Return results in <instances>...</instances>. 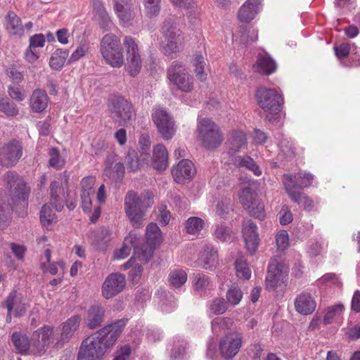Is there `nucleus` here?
<instances>
[{"label":"nucleus","instance_id":"1","mask_svg":"<svg viewBox=\"0 0 360 360\" xmlns=\"http://www.w3.org/2000/svg\"><path fill=\"white\" fill-rule=\"evenodd\" d=\"M125 326L126 321L119 320L86 338L82 343L77 360H101L114 345Z\"/></svg>","mask_w":360,"mask_h":360},{"label":"nucleus","instance_id":"2","mask_svg":"<svg viewBox=\"0 0 360 360\" xmlns=\"http://www.w3.org/2000/svg\"><path fill=\"white\" fill-rule=\"evenodd\" d=\"M4 180L11 202L6 204L0 198V229H4L8 225L9 214L13 206L25 202L30 191L23 178L13 171L6 172Z\"/></svg>","mask_w":360,"mask_h":360},{"label":"nucleus","instance_id":"3","mask_svg":"<svg viewBox=\"0 0 360 360\" xmlns=\"http://www.w3.org/2000/svg\"><path fill=\"white\" fill-rule=\"evenodd\" d=\"M154 204V193L146 190L141 194L129 191L124 198V210L133 227H143L147 210Z\"/></svg>","mask_w":360,"mask_h":360},{"label":"nucleus","instance_id":"4","mask_svg":"<svg viewBox=\"0 0 360 360\" xmlns=\"http://www.w3.org/2000/svg\"><path fill=\"white\" fill-rule=\"evenodd\" d=\"M100 53L105 63L112 68H120L124 63L120 39L115 34H105L100 41Z\"/></svg>","mask_w":360,"mask_h":360},{"label":"nucleus","instance_id":"5","mask_svg":"<svg viewBox=\"0 0 360 360\" xmlns=\"http://www.w3.org/2000/svg\"><path fill=\"white\" fill-rule=\"evenodd\" d=\"M107 110L112 121L120 126L127 125L134 119L132 104L120 95H112L108 98Z\"/></svg>","mask_w":360,"mask_h":360},{"label":"nucleus","instance_id":"6","mask_svg":"<svg viewBox=\"0 0 360 360\" xmlns=\"http://www.w3.org/2000/svg\"><path fill=\"white\" fill-rule=\"evenodd\" d=\"M161 31L165 39V44L162 46L164 54L174 58L181 51L184 39L181 32L177 27L176 19L174 17L167 18Z\"/></svg>","mask_w":360,"mask_h":360},{"label":"nucleus","instance_id":"7","mask_svg":"<svg viewBox=\"0 0 360 360\" xmlns=\"http://www.w3.org/2000/svg\"><path fill=\"white\" fill-rule=\"evenodd\" d=\"M197 131L202 146L207 150L218 148L223 141V135L219 127L209 118L198 121Z\"/></svg>","mask_w":360,"mask_h":360},{"label":"nucleus","instance_id":"8","mask_svg":"<svg viewBox=\"0 0 360 360\" xmlns=\"http://www.w3.org/2000/svg\"><path fill=\"white\" fill-rule=\"evenodd\" d=\"M256 98L259 107L271 115L278 114L283 108V98L275 89L259 87L256 91Z\"/></svg>","mask_w":360,"mask_h":360},{"label":"nucleus","instance_id":"9","mask_svg":"<svg viewBox=\"0 0 360 360\" xmlns=\"http://www.w3.org/2000/svg\"><path fill=\"white\" fill-rule=\"evenodd\" d=\"M167 75L170 82L180 91L188 93L193 90V78L181 63L173 61L167 70Z\"/></svg>","mask_w":360,"mask_h":360},{"label":"nucleus","instance_id":"10","mask_svg":"<svg viewBox=\"0 0 360 360\" xmlns=\"http://www.w3.org/2000/svg\"><path fill=\"white\" fill-rule=\"evenodd\" d=\"M240 202L249 214L260 220L265 217L264 205L255 191L250 186L243 188L239 194Z\"/></svg>","mask_w":360,"mask_h":360},{"label":"nucleus","instance_id":"11","mask_svg":"<svg viewBox=\"0 0 360 360\" xmlns=\"http://www.w3.org/2000/svg\"><path fill=\"white\" fill-rule=\"evenodd\" d=\"M152 120L158 132L165 140L172 139L176 132L174 121L163 108L155 107L153 110Z\"/></svg>","mask_w":360,"mask_h":360},{"label":"nucleus","instance_id":"12","mask_svg":"<svg viewBox=\"0 0 360 360\" xmlns=\"http://www.w3.org/2000/svg\"><path fill=\"white\" fill-rule=\"evenodd\" d=\"M146 244L141 248H135V254L139 255L141 261L148 262L153 255L155 246L160 243L161 231L155 223L146 227Z\"/></svg>","mask_w":360,"mask_h":360},{"label":"nucleus","instance_id":"13","mask_svg":"<svg viewBox=\"0 0 360 360\" xmlns=\"http://www.w3.org/2000/svg\"><path fill=\"white\" fill-rule=\"evenodd\" d=\"M123 44L127 54V71L134 77L139 75L142 68V59L139 46L131 36H126L124 38Z\"/></svg>","mask_w":360,"mask_h":360},{"label":"nucleus","instance_id":"14","mask_svg":"<svg viewBox=\"0 0 360 360\" xmlns=\"http://www.w3.org/2000/svg\"><path fill=\"white\" fill-rule=\"evenodd\" d=\"M288 274V267L281 262L279 257L271 258L268 265L266 277V287L268 290H274L280 281L284 282Z\"/></svg>","mask_w":360,"mask_h":360},{"label":"nucleus","instance_id":"15","mask_svg":"<svg viewBox=\"0 0 360 360\" xmlns=\"http://www.w3.org/2000/svg\"><path fill=\"white\" fill-rule=\"evenodd\" d=\"M22 155V146L15 139L5 143L0 148V166L13 167L15 165Z\"/></svg>","mask_w":360,"mask_h":360},{"label":"nucleus","instance_id":"16","mask_svg":"<svg viewBox=\"0 0 360 360\" xmlns=\"http://www.w3.org/2000/svg\"><path fill=\"white\" fill-rule=\"evenodd\" d=\"M242 335L238 333H230L219 341V349L221 356L226 359H232L242 346Z\"/></svg>","mask_w":360,"mask_h":360},{"label":"nucleus","instance_id":"17","mask_svg":"<svg viewBox=\"0 0 360 360\" xmlns=\"http://www.w3.org/2000/svg\"><path fill=\"white\" fill-rule=\"evenodd\" d=\"M53 334V328L49 326L34 331L31 338V354L41 356L45 353Z\"/></svg>","mask_w":360,"mask_h":360},{"label":"nucleus","instance_id":"18","mask_svg":"<svg viewBox=\"0 0 360 360\" xmlns=\"http://www.w3.org/2000/svg\"><path fill=\"white\" fill-rule=\"evenodd\" d=\"M126 285L125 276L120 273L108 275L102 285V295L105 299H110L120 293Z\"/></svg>","mask_w":360,"mask_h":360},{"label":"nucleus","instance_id":"19","mask_svg":"<svg viewBox=\"0 0 360 360\" xmlns=\"http://www.w3.org/2000/svg\"><path fill=\"white\" fill-rule=\"evenodd\" d=\"M242 233L246 250L253 255L257 250L260 240L257 225L251 219L243 220Z\"/></svg>","mask_w":360,"mask_h":360},{"label":"nucleus","instance_id":"20","mask_svg":"<svg viewBox=\"0 0 360 360\" xmlns=\"http://www.w3.org/2000/svg\"><path fill=\"white\" fill-rule=\"evenodd\" d=\"M196 173L193 163L188 160L184 159L174 166L172 174L174 181L178 184H185L193 179Z\"/></svg>","mask_w":360,"mask_h":360},{"label":"nucleus","instance_id":"21","mask_svg":"<svg viewBox=\"0 0 360 360\" xmlns=\"http://www.w3.org/2000/svg\"><path fill=\"white\" fill-rule=\"evenodd\" d=\"M5 306L9 313H13L15 316H21L30 307V303L27 298L18 295L13 290L7 297Z\"/></svg>","mask_w":360,"mask_h":360},{"label":"nucleus","instance_id":"22","mask_svg":"<svg viewBox=\"0 0 360 360\" xmlns=\"http://www.w3.org/2000/svg\"><path fill=\"white\" fill-rule=\"evenodd\" d=\"M69 176L66 172H64L60 176L59 181L51 182V202L58 212H60L63 208V204L60 198V194L64 193L63 186H68Z\"/></svg>","mask_w":360,"mask_h":360},{"label":"nucleus","instance_id":"23","mask_svg":"<svg viewBox=\"0 0 360 360\" xmlns=\"http://www.w3.org/2000/svg\"><path fill=\"white\" fill-rule=\"evenodd\" d=\"M191 279L194 292L200 296L206 295L214 288L213 281L202 273L193 274Z\"/></svg>","mask_w":360,"mask_h":360},{"label":"nucleus","instance_id":"24","mask_svg":"<svg viewBox=\"0 0 360 360\" xmlns=\"http://www.w3.org/2000/svg\"><path fill=\"white\" fill-rule=\"evenodd\" d=\"M229 154H234L245 149L248 146L247 136L240 130H235L231 132L226 142Z\"/></svg>","mask_w":360,"mask_h":360},{"label":"nucleus","instance_id":"25","mask_svg":"<svg viewBox=\"0 0 360 360\" xmlns=\"http://www.w3.org/2000/svg\"><path fill=\"white\" fill-rule=\"evenodd\" d=\"M316 307V301L309 293H302L295 300V308L299 314H311L315 310Z\"/></svg>","mask_w":360,"mask_h":360},{"label":"nucleus","instance_id":"26","mask_svg":"<svg viewBox=\"0 0 360 360\" xmlns=\"http://www.w3.org/2000/svg\"><path fill=\"white\" fill-rule=\"evenodd\" d=\"M262 0H247L240 8L238 18L242 22H250L253 20L259 11Z\"/></svg>","mask_w":360,"mask_h":360},{"label":"nucleus","instance_id":"27","mask_svg":"<svg viewBox=\"0 0 360 360\" xmlns=\"http://www.w3.org/2000/svg\"><path fill=\"white\" fill-rule=\"evenodd\" d=\"M153 168L159 172L166 169L168 166V153L165 146L158 144L154 146L152 159Z\"/></svg>","mask_w":360,"mask_h":360},{"label":"nucleus","instance_id":"28","mask_svg":"<svg viewBox=\"0 0 360 360\" xmlns=\"http://www.w3.org/2000/svg\"><path fill=\"white\" fill-rule=\"evenodd\" d=\"M137 237L134 233H129L125 237L122 246L114 253V258L117 259H124L128 257L131 252V248H134V255L140 260L139 255L135 254V248H139L137 245Z\"/></svg>","mask_w":360,"mask_h":360},{"label":"nucleus","instance_id":"29","mask_svg":"<svg viewBox=\"0 0 360 360\" xmlns=\"http://www.w3.org/2000/svg\"><path fill=\"white\" fill-rule=\"evenodd\" d=\"M6 29L12 36L22 37L24 36V27L21 19L13 11L7 13Z\"/></svg>","mask_w":360,"mask_h":360},{"label":"nucleus","instance_id":"30","mask_svg":"<svg viewBox=\"0 0 360 360\" xmlns=\"http://www.w3.org/2000/svg\"><path fill=\"white\" fill-rule=\"evenodd\" d=\"M48 103L49 98L45 91L37 89L32 92L30 99V104L33 112H43L48 106Z\"/></svg>","mask_w":360,"mask_h":360},{"label":"nucleus","instance_id":"31","mask_svg":"<svg viewBox=\"0 0 360 360\" xmlns=\"http://www.w3.org/2000/svg\"><path fill=\"white\" fill-rule=\"evenodd\" d=\"M200 260L203 269H212L218 261L217 250L212 245H205L200 254Z\"/></svg>","mask_w":360,"mask_h":360},{"label":"nucleus","instance_id":"32","mask_svg":"<svg viewBox=\"0 0 360 360\" xmlns=\"http://www.w3.org/2000/svg\"><path fill=\"white\" fill-rule=\"evenodd\" d=\"M254 69L255 72L259 74L269 75L276 71V64L270 56L259 55L254 65Z\"/></svg>","mask_w":360,"mask_h":360},{"label":"nucleus","instance_id":"33","mask_svg":"<svg viewBox=\"0 0 360 360\" xmlns=\"http://www.w3.org/2000/svg\"><path fill=\"white\" fill-rule=\"evenodd\" d=\"M105 310L100 304L91 306L87 311V326L89 328L94 329L99 326L103 321Z\"/></svg>","mask_w":360,"mask_h":360},{"label":"nucleus","instance_id":"34","mask_svg":"<svg viewBox=\"0 0 360 360\" xmlns=\"http://www.w3.org/2000/svg\"><path fill=\"white\" fill-rule=\"evenodd\" d=\"M81 318L79 315L70 317L63 325L60 334L61 342L67 341L71 338L77 330Z\"/></svg>","mask_w":360,"mask_h":360},{"label":"nucleus","instance_id":"35","mask_svg":"<svg viewBox=\"0 0 360 360\" xmlns=\"http://www.w3.org/2000/svg\"><path fill=\"white\" fill-rule=\"evenodd\" d=\"M232 162L238 167H245L252 171L255 175L259 176L262 175V170L256 164L254 160L248 155L236 156L231 160Z\"/></svg>","mask_w":360,"mask_h":360},{"label":"nucleus","instance_id":"36","mask_svg":"<svg viewBox=\"0 0 360 360\" xmlns=\"http://www.w3.org/2000/svg\"><path fill=\"white\" fill-rule=\"evenodd\" d=\"M12 341L19 353L25 354L29 352L31 354V340L30 341L25 335L17 332L13 333Z\"/></svg>","mask_w":360,"mask_h":360},{"label":"nucleus","instance_id":"37","mask_svg":"<svg viewBox=\"0 0 360 360\" xmlns=\"http://www.w3.org/2000/svg\"><path fill=\"white\" fill-rule=\"evenodd\" d=\"M233 325V321L227 317H217L212 321V330L216 335L225 333Z\"/></svg>","mask_w":360,"mask_h":360},{"label":"nucleus","instance_id":"38","mask_svg":"<svg viewBox=\"0 0 360 360\" xmlns=\"http://www.w3.org/2000/svg\"><path fill=\"white\" fill-rule=\"evenodd\" d=\"M187 274L182 269H174L170 271L168 276L169 285L175 289L180 288L187 281Z\"/></svg>","mask_w":360,"mask_h":360},{"label":"nucleus","instance_id":"39","mask_svg":"<svg viewBox=\"0 0 360 360\" xmlns=\"http://www.w3.org/2000/svg\"><path fill=\"white\" fill-rule=\"evenodd\" d=\"M94 11H96L100 26L105 30H110L112 26V22L104 6L101 4H98L95 6Z\"/></svg>","mask_w":360,"mask_h":360},{"label":"nucleus","instance_id":"40","mask_svg":"<svg viewBox=\"0 0 360 360\" xmlns=\"http://www.w3.org/2000/svg\"><path fill=\"white\" fill-rule=\"evenodd\" d=\"M292 185L288 184L289 198L291 199V200L302 205L304 210H310L313 207L312 200L302 192H298L297 193H292Z\"/></svg>","mask_w":360,"mask_h":360},{"label":"nucleus","instance_id":"41","mask_svg":"<svg viewBox=\"0 0 360 360\" xmlns=\"http://www.w3.org/2000/svg\"><path fill=\"white\" fill-rule=\"evenodd\" d=\"M68 56V52L66 50L57 49L51 55L49 65L50 67L56 70H60Z\"/></svg>","mask_w":360,"mask_h":360},{"label":"nucleus","instance_id":"42","mask_svg":"<svg viewBox=\"0 0 360 360\" xmlns=\"http://www.w3.org/2000/svg\"><path fill=\"white\" fill-rule=\"evenodd\" d=\"M344 309L345 307L341 303L328 307L323 319V324L328 325L332 323L335 319L338 318L342 314Z\"/></svg>","mask_w":360,"mask_h":360},{"label":"nucleus","instance_id":"43","mask_svg":"<svg viewBox=\"0 0 360 360\" xmlns=\"http://www.w3.org/2000/svg\"><path fill=\"white\" fill-rule=\"evenodd\" d=\"M194 72L196 77L200 81H205L207 79V73L204 71L206 65L204 57L201 54H195L193 60Z\"/></svg>","mask_w":360,"mask_h":360},{"label":"nucleus","instance_id":"44","mask_svg":"<svg viewBox=\"0 0 360 360\" xmlns=\"http://www.w3.org/2000/svg\"><path fill=\"white\" fill-rule=\"evenodd\" d=\"M298 172L296 174H286L283 176V184L284 185L285 190L288 195H289V191L288 189V184L292 185V188H291V192L293 193H297L298 192H301L300 191V179L297 178Z\"/></svg>","mask_w":360,"mask_h":360},{"label":"nucleus","instance_id":"45","mask_svg":"<svg viewBox=\"0 0 360 360\" xmlns=\"http://www.w3.org/2000/svg\"><path fill=\"white\" fill-rule=\"evenodd\" d=\"M235 269L236 271V276L239 278L248 280L250 278V269L248 265V263L243 257H240L236 260Z\"/></svg>","mask_w":360,"mask_h":360},{"label":"nucleus","instance_id":"46","mask_svg":"<svg viewBox=\"0 0 360 360\" xmlns=\"http://www.w3.org/2000/svg\"><path fill=\"white\" fill-rule=\"evenodd\" d=\"M40 221L41 224L47 228L56 222V214L50 206L45 205L42 207L40 212Z\"/></svg>","mask_w":360,"mask_h":360},{"label":"nucleus","instance_id":"47","mask_svg":"<svg viewBox=\"0 0 360 360\" xmlns=\"http://www.w3.org/2000/svg\"><path fill=\"white\" fill-rule=\"evenodd\" d=\"M214 234L215 238L221 242H231L234 238L231 229L224 225L216 226Z\"/></svg>","mask_w":360,"mask_h":360},{"label":"nucleus","instance_id":"48","mask_svg":"<svg viewBox=\"0 0 360 360\" xmlns=\"http://www.w3.org/2000/svg\"><path fill=\"white\" fill-rule=\"evenodd\" d=\"M146 15L150 18L157 17L160 12L161 0H143Z\"/></svg>","mask_w":360,"mask_h":360},{"label":"nucleus","instance_id":"49","mask_svg":"<svg viewBox=\"0 0 360 360\" xmlns=\"http://www.w3.org/2000/svg\"><path fill=\"white\" fill-rule=\"evenodd\" d=\"M227 309V303L223 298H214L209 304L210 314H223Z\"/></svg>","mask_w":360,"mask_h":360},{"label":"nucleus","instance_id":"50","mask_svg":"<svg viewBox=\"0 0 360 360\" xmlns=\"http://www.w3.org/2000/svg\"><path fill=\"white\" fill-rule=\"evenodd\" d=\"M204 221L202 219L192 217L187 219L186 229L189 234H198L202 229Z\"/></svg>","mask_w":360,"mask_h":360},{"label":"nucleus","instance_id":"51","mask_svg":"<svg viewBox=\"0 0 360 360\" xmlns=\"http://www.w3.org/2000/svg\"><path fill=\"white\" fill-rule=\"evenodd\" d=\"M319 284L327 286L342 288V283L339 276L334 273H328L321 276L318 281Z\"/></svg>","mask_w":360,"mask_h":360},{"label":"nucleus","instance_id":"52","mask_svg":"<svg viewBox=\"0 0 360 360\" xmlns=\"http://www.w3.org/2000/svg\"><path fill=\"white\" fill-rule=\"evenodd\" d=\"M115 11L123 25H128L133 18L131 6H120L115 8Z\"/></svg>","mask_w":360,"mask_h":360},{"label":"nucleus","instance_id":"53","mask_svg":"<svg viewBox=\"0 0 360 360\" xmlns=\"http://www.w3.org/2000/svg\"><path fill=\"white\" fill-rule=\"evenodd\" d=\"M232 210V202L230 198H223L218 201L216 213L222 219H226Z\"/></svg>","mask_w":360,"mask_h":360},{"label":"nucleus","instance_id":"54","mask_svg":"<svg viewBox=\"0 0 360 360\" xmlns=\"http://www.w3.org/2000/svg\"><path fill=\"white\" fill-rule=\"evenodd\" d=\"M226 297L227 300L226 303L234 307L240 303L243 297V293L239 288L232 286L228 290Z\"/></svg>","mask_w":360,"mask_h":360},{"label":"nucleus","instance_id":"55","mask_svg":"<svg viewBox=\"0 0 360 360\" xmlns=\"http://www.w3.org/2000/svg\"><path fill=\"white\" fill-rule=\"evenodd\" d=\"M0 111L11 117L16 116L19 112L14 103L8 102L4 98H0Z\"/></svg>","mask_w":360,"mask_h":360},{"label":"nucleus","instance_id":"56","mask_svg":"<svg viewBox=\"0 0 360 360\" xmlns=\"http://www.w3.org/2000/svg\"><path fill=\"white\" fill-rule=\"evenodd\" d=\"M50 156L49 165L52 167L60 169L63 167L64 162L60 158V152L56 148H51L49 151Z\"/></svg>","mask_w":360,"mask_h":360},{"label":"nucleus","instance_id":"57","mask_svg":"<svg viewBox=\"0 0 360 360\" xmlns=\"http://www.w3.org/2000/svg\"><path fill=\"white\" fill-rule=\"evenodd\" d=\"M258 38V31L254 28L249 27L242 32L240 35V42L244 44H249L255 42Z\"/></svg>","mask_w":360,"mask_h":360},{"label":"nucleus","instance_id":"58","mask_svg":"<svg viewBox=\"0 0 360 360\" xmlns=\"http://www.w3.org/2000/svg\"><path fill=\"white\" fill-rule=\"evenodd\" d=\"M96 182V177L89 176L84 177L81 181V194L91 195L93 193V188Z\"/></svg>","mask_w":360,"mask_h":360},{"label":"nucleus","instance_id":"59","mask_svg":"<svg viewBox=\"0 0 360 360\" xmlns=\"http://www.w3.org/2000/svg\"><path fill=\"white\" fill-rule=\"evenodd\" d=\"M127 164L131 172H136L140 168L141 162L139 160L137 153L134 150L128 152V155L127 156Z\"/></svg>","mask_w":360,"mask_h":360},{"label":"nucleus","instance_id":"60","mask_svg":"<svg viewBox=\"0 0 360 360\" xmlns=\"http://www.w3.org/2000/svg\"><path fill=\"white\" fill-rule=\"evenodd\" d=\"M276 243L277 248L279 250L283 251L289 245V236L286 231H281L278 233L276 236Z\"/></svg>","mask_w":360,"mask_h":360},{"label":"nucleus","instance_id":"61","mask_svg":"<svg viewBox=\"0 0 360 360\" xmlns=\"http://www.w3.org/2000/svg\"><path fill=\"white\" fill-rule=\"evenodd\" d=\"M350 49L351 46L347 42H343L334 46L335 53L339 60L347 57L350 52Z\"/></svg>","mask_w":360,"mask_h":360},{"label":"nucleus","instance_id":"62","mask_svg":"<svg viewBox=\"0 0 360 360\" xmlns=\"http://www.w3.org/2000/svg\"><path fill=\"white\" fill-rule=\"evenodd\" d=\"M281 152L287 158H292L295 155V150L292 143L286 139H283L280 142Z\"/></svg>","mask_w":360,"mask_h":360},{"label":"nucleus","instance_id":"63","mask_svg":"<svg viewBox=\"0 0 360 360\" xmlns=\"http://www.w3.org/2000/svg\"><path fill=\"white\" fill-rule=\"evenodd\" d=\"M186 342L184 340L179 339L177 343L174 344V348L172 351L171 357L173 359H178L183 356L186 352Z\"/></svg>","mask_w":360,"mask_h":360},{"label":"nucleus","instance_id":"64","mask_svg":"<svg viewBox=\"0 0 360 360\" xmlns=\"http://www.w3.org/2000/svg\"><path fill=\"white\" fill-rule=\"evenodd\" d=\"M89 50V46L86 43H81L76 50L72 53L70 58V62H75L85 56Z\"/></svg>","mask_w":360,"mask_h":360}]
</instances>
